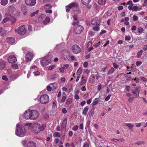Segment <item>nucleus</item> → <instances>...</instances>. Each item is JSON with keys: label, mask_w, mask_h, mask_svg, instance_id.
Masks as SVG:
<instances>
[{"label": "nucleus", "mask_w": 147, "mask_h": 147, "mask_svg": "<svg viewBox=\"0 0 147 147\" xmlns=\"http://www.w3.org/2000/svg\"><path fill=\"white\" fill-rule=\"evenodd\" d=\"M84 29V28L81 25L78 26L75 28L74 32L76 34H80Z\"/></svg>", "instance_id": "nucleus-7"}, {"label": "nucleus", "mask_w": 147, "mask_h": 147, "mask_svg": "<svg viewBox=\"0 0 147 147\" xmlns=\"http://www.w3.org/2000/svg\"><path fill=\"white\" fill-rule=\"evenodd\" d=\"M38 10H37L35 12H32L30 14V16L31 17H33L36 14L38 13Z\"/></svg>", "instance_id": "nucleus-35"}, {"label": "nucleus", "mask_w": 147, "mask_h": 147, "mask_svg": "<svg viewBox=\"0 0 147 147\" xmlns=\"http://www.w3.org/2000/svg\"><path fill=\"white\" fill-rule=\"evenodd\" d=\"M92 109H91V110L90 111V113H89V116H92L93 114L94 113V111L95 109V108L94 107H93L92 106Z\"/></svg>", "instance_id": "nucleus-32"}, {"label": "nucleus", "mask_w": 147, "mask_h": 147, "mask_svg": "<svg viewBox=\"0 0 147 147\" xmlns=\"http://www.w3.org/2000/svg\"><path fill=\"white\" fill-rule=\"evenodd\" d=\"M45 14H42L39 17V18L41 19V20H42V18L45 17Z\"/></svg>", "instance_id": "nucleus-61"}, {"label": "nucleus", "mask_w": 147, "mask_h": 147, "mask_svg": "<svg viewBox=\"0 0 147 147\" xmlns=\"http://www.w3.org/2000/svg\"><path fill=\"white\" fill-rule=\"evenodd\" d=\"M88 66V62H85L84 63V64H83V66L84 67H85V68H86V67Z\"/></svg>", "instance_id": "nucleus-59"}, {"label": "nucleus", "mask_w": 147, "mask_h": 147, "mask_svg": "<svg viewBox=\"0 0 147 147\" xmlns=\"http://www.w3.org/2000/svg\"><path fill=\"white\" fill-rule=\"evenodd\" d=\"M27 146V147H36V144L34 142H30L28 143Z\"/></svg>", "instance_id": "nucleus-16"}, {"label": "nucleus", "mask_w": 147, "mask_h": 147, "mask_svg": "<svg viewBox=\"0 0 147 147\" xmlns=\"http://www.w3.org/2000/svg\"><path fill=\"white\" fill-rule=\"evenodd\" d=\"M90 121L89 120H88L86 122V125H87V127H89V126L90 125Z\"/></svg>", "instance_id": "nucleus-62"}, {"label": "nucleus", "mask_w": 147, "mask_h": 147, "mask_svg": "<svg viewBox=\"0 0 147 147\" xmlns=\"http://www.w3.org/2000/svg\"><path fill=\"white\" fill-rule=\"evenodd\" d=\"M24 117L26 119H32L30 110H28L25 111L24 113Z\"/></svg>", "instance_id": "nucleus-10"}, {"label": "nucleus", "mask_w": 147, "mask_h": 147, "mask_svg": "<svg viewBox=\"0 0 147 147\" xmlns=\"http://www.w3.org/2000/svg\"><path fill=\"white\" fill-rule=\"evenodd\" d=\"M113 66L116 69H117L118 68L119 66L117 65L115 63H114L113 64Z\"/></svg>", "instance_id": "nucleus-47"}, {"label": "nucleus", "mask_w": 147, "mask_h": 147, "mask_svg": "<svg viewBox=\"0 0 147 147\" xmlns=\"http://www.w3.org/2000/svg\"><path fill=\"white\" fill-rule=\"evenodd\" d=\"M140 88H141V87L140 86H137L135 90L137 91L138 92V96H139V91L138 90Z\"/></svg>", "instance_id": "nucleus-38"}, {"label": "nucleus", "mask_w": 147, "mask_h": 147, "mask_svg": "<svg viewBox=\"0 0 147 147\" xmlns=\"http://www.w3.org/2000/svg\"><path fill=\"white\" fill-rule=\"evenodd\" d=\"M45 12L47 13H51L52 12V10H46Z\"/></svg>", "instance_id": "nucleus-60"}, {"label": "nucleus", "mask_w": 147, "mask_h": 147, "mask_svg": "<svg viewBox=\"0 0 147 147\" xmlns=\"http://www.w3.org/2000/svg\"><path fill=\"white\" fill-rule=\"evenodd\" d=\"M133 20L134 21H136L138 20V18L136 15H134L133 17Z\"/></svg>", "instance_id": "nucleus-54"}, {"label": "nucleus", "mask_w": 147, "mask_h": 147, "mask_svg": "<svg viewBox=\"0 0 147 147\" xmlns=\"http://www.w3.org/2000/svg\"><path fill=\"white\" fill-rule=\"evenodd\" d=\"M72 102V99L71 98L68 99L66 101V103L67 105H69Z\"/></svg>", "instance_id": "nucleus-36"}, {"label": "nucleus", "mask_w": 147, "mask_h": 147, "mask_svg": "<svg viewBox=\"0 0 147 147\" xmlns=\"http://www.w3.org/2000/svg\"><path fill=\"white\" fill-rule=\"evenodd\" d=\"M55 67V66L54 65L51 66L49 67V69L50 70H52L54 69V68Z\"/></svg>", "instance_id": "nucleus-56"}, {"label": "nucleus", "mask_w": 147, "mask_h": 147, "mask_svg": "<svg viewBox=\"0 0 147 147\" xmlns=\"http://www.w3.org/2000/svg\"><path fill=\"white\" fill-rule=\"evenodd\" d=\"M49 100V97L47 94H43L41 95L40 98V102L43 104L47 103Z\"/></svg>", "instance_id": "nucleus-5"}, {"label": "nucleus", "mask_w": 147, "mask_h": 147, "mask_svg": "<svg viewBox=\"0 0 147 147\" xmlns=\"http://www.w3.org/2000/svg\"><path fill=\"white\" fill-rule=\"evenodd\" d=\"M100 21L98 20V18L97 17L93 19L91 22V24L93 25L100 24Z\"/></svg>", "instance_id": "nucleus-15"}, {"label": "nucleus", "mask_w": 147, "mask_h": 147, "mask_svg": "<svg viewBox=\"0 0 147 147\" xmlns=\"http://www.w3.org/2000/svg\"><path fill=\"white\" fill-rule=\"evenodd\" d=\"M86 82V79L85 77H82V78L80 85L81 86L84 85Z\"/></svg>", "instance_id": "nucleus-19"}, {"label": "nucleus", "mask_w": 147, "mask_h": 147, "mask_svg": "<svg viewBox=\"0 0 147 147\" xmlns=\"http://www.w3.org/2000/svg\"><path fill=\"white\" fill-rule=\"evenodd\" d=\"M82 72V69L81 67L79 68L77 71V75H80Z\"/></svg>", "instance_id": "nucleus-33"}, {"label": "nucleus", "mask_w": 147, "mask_h": 147, "mask_svg": "<svg viewBox=\"0 0 147 147\" xmlns=\"http://www.w3.org/2000/svg\"><path fill=\"white\" fill-rule=\"evenodd\" d=\"M143 52V51L142 50H141L139 51L137 53L136 56L138 58H140L141 55H142V53Z\"/></svg>", "instance_id": "nucleus-24"}, {"label": "nucleus", "mask_w": 147, "mask_h": 147, "mask_svg": "<svg viewBox=\"0 0 147 147\" xmlns=\"http://www.w3.org/2000/svg\"><path fill=\"white\" fill-rule=\"evenodd\" d=\"M19 76V74H15L11 76L10 78L11 79L14 80L16 79Z\"/></svg>", "instance_id": "nucleus-21"}, {"label": "nucleus", "mask_w": 147, "mask_h": 147, "mask_svg": "<svg viewBox=\"0 0 147 147\" xmlns=\"http://www.w3.org/2000/svg\"><path fill=\"white\" fill-rule=\"evenodd\" d=\"M88 109V107L87 106L85 107L83 110L82 113L84 115H86L87 113V112Z\"/></svg>", "instance_id": "nucleus-28"}, {"label": "nucleus", "mask_w": 147, "mask_h": 147, "mask_svg": "<svg viewBox=\"0 0 147 147\" xmlns=\"http://www.w3.org/2000/svg\"><path fill=\"white\" fill-rule=\"evenodd\" d=\"M33 73L34 74V75L35 76L38 75L40 74V72L38 71H33Z\"/></svg>", "instance_id": "nucleus-48"}, {"label": "nucleus", "mask_w": 147, "mask_h": 147, "mask_svg": "<svg viewBox=\"0 0 147 147\" xmlns=\"http://www.w3.org/2000/svg\"><path fill=\"white\" fill-rule=\"evenodd\" d=\"M5 66V62L3 61L0 62V69H3Z\"/></svg>", "instance_id": "nucleus-18"}, {"label": "nucleus", "mask_w": 147, "mask_h": 147, "mask_svg": "<svg viewBox=\"0 0 147 147\" xmlns=\"http://www.w3.org/2000/svg\"><path fill=\"white\" fill-rule=\"evenodd\" d=\"M73 21H78V20L77 15L76 14L74 15L73 17Z\"/></svg>", "instance_id": "nucleus-42"}, {"label": "nucleus", "mask_w": 147, "mask_h": 147, "mask_svg": "<svg viewBox=\"0 0 147 147\" xmlns=\"http://www.w3.org/2000/svg\"><path fill=\"white\" fill-rule=\"evenodd\" d=\"M143 31V28L141 27H140L138 29V32L140 33H141Z\"/></svg>", "instance_id": "nucleus-39"}, {"label": "nucleus", "mask_w": 147, "mask_h": 147, "mask_svg": "<svg viewBox=\"0 0 147 147\" xmlns=\"http://www.w3.org/2000/svg\"><path fill=\"white\" fill-rule=\"evenodd\" d=\"M114 71H115L114 68L113 67H112L110 69L108 72L107 74H111L113 73Z\"/></svg>", "instance_id": "nucleus-34"}, {"label": "nucleus", "mask_w": 147, "mask_h": 147, "mask_svg": "<svg viewBox=\"0 0 147 147\" xmlns=\"http://www.w3.org/2000/svg\"><path fill=\"white\" fill-rule=\"evenodd\" d=\"M50 21V19L49 17H46L45 20L43 21L42 23L44 24H46L49 23Z\"/></svg>", "instance_id": "nucleus-22"}, {"label": "nucleus", "mask_w": 147, "mask_h": 147, "mask_svg": "<svg viewBox=\"0 0 147 147\" xmlns=\"http://www.w3.org/2000/svg\"><path fill=\"white\" fill-rule=\"evenodd\" d=\"M134 100V98L133 97H129L128 99V101L130 103H132Z\"/></svg>", "instance_id": "nucleus-43"}, {"label": "nucleus", "mask_w": 147, "mask_h": 147, "mask_svg": "<svg viewBox=\"0 0 147 147\" xmlns=\"http://www.w3.org/2000/svg\"><path fill=\"white\" fill-rule=\"evenodd\" d=\"M131 92L135 96L138 97V95L136 94L137 92H135V91L134 90H131Z\"/></svg>", "instance_id": "nucleus-53"}, {"label": "nucleus", "mask_w": 147, "mask_h": 147, "mask_svg": "<svg viewBox=\"0 0 147 147\" xmlns=\"http://www.w3.org/2000/svg\"><path fill=\"white\" fill-rule=\"evenodd\" d=\"M50 85L52 86L53 89V90H54L57 88L58 86L57 84L55 83L50 84Z\"/></svg>", "instance_id": "nucleus-26"}, {"label": "nucleus", "mask_w": 147, "mask_h": 147, "mask_svg": "<svg viewBox=\"0 0 147 147\" xmlns=\"http://www.w3.org/2000/svg\"><path fill=\"white\" fill-rule=\"evenodd\" d=\"M8 61L9 63H15L17 61V59L16 57L13 55L8 57Z\"/></svg>", "instance_id": "nucleus-12"}, {"label": "nucleus", "mask_w": 147, "mask_h": 147, "mask_svg": "<svg viewBox=\"0 0 147 147\" xmlns=\"http://www.w3.org/2000/svg\"><path fill=\"white\" fill-rule=\"evenodd\" d=\"M79 23V22L78 21H73L72 24L75 27H76L80 25L78 24Z\"/></svg>", "instance_id": "nucleus-30"}, {"label": "nucleus", "mask_w": 147, "mask_h": 147, "mask_svg": "<svg viewBox=\"0 0 147 147\" xmlns=\"http://www.w3.org/2000/svg\"><path fill=\"white\" fill-rule=\"evenodd\" d=\"M92 41H90L88 42V43L87 44V48L90 47L92 46Z\"/></svg>", "instance_id": "nucleus-40"}, {"label": "nucleus", "mask_w": 147, "mask_h": 147, "mask_svg": "<svg viewBox=\"0 0 147 147\" xmlns=\"http://www.w3.org/2000/svg\"><path fill=\"white\" fill-rule=\"evenodd\" d=\"M138 7L137 6H134L132 7L133 11H137L138 10H140V9H138Z\"/></svg>", "instance_id": "nucleus-37"}, {"label": "nucleus", "mask_w": 147, "mask_h": 147, "mask_svg": "<svg viewBox=\"0 0 147 147\" xmlns=\"http://www.w3.org/2000/svg\"><path fill=\"white\" fill-rule=\"evenodd\" d=\"M78 129V126L77 125H75L72 128V129L74 131H76Z\"/></svg>", "instance_id": "nucleus-51"}, {"label": "nucleus", "mask_w": 147, "mask_h": 147, "mask_svg": "<svg viewBox=\"0 0 147 147\" xmlns=\"http://www.w3.org/2000/svg\"><path fill=\"white\" fill-rule=\"evenodd\" d=\"M51 63L50 57L48 56L45 57L40 61L41 65L44 67L46 66Z\"/></svg>", "instance_id": "nucleus-3"}, {"label": "nucleus", "mask_w": 147, "mask_h": 147, "mask_svg": "<svg viewBox=\"0 0 147 147\" xmlns=\"http://www.w3.org/2000/svg\"><path fill=\"white\" fill-rule=\"evenodd\" d=\"M25 3L28 6L32 7L35 5L36 0H24Z\"/></svg>", "instance_id": "nucleus-9"}, {"label": "nucleus", "mask_w": 147, "mask_h": 147, "mask_svg": "<svg viewBox=\"0 0 147 147\" xmlns=\"http://www.w3.org/2000/svg\"><path fill=\"white\" fill-rule=\"evenodd\" d=\"M144 142L142 141H140L136 143V144H137L138 145H139L142 144H143L144 143Z\"/></svg>", "instance_id": "nucleus-50"}, {"label": "nucleus", "mask_w": 147, "mask_h": 147, "mask_svg": "<svg viewBox=\"0 0 147 147\" xmlns=\"http://www.w3.org/2000/svg\"><path fill=\"white\" fill-rule=\"evenodd\" d=\"M27 132L25 128L22 125L18 123L17 124V128L16 131V134L17 136H22Z\"/></svg>", "instance_id": "nucleus-2"}, {"label": "nucleus", "mask_w": 147, "mask_h": 147, "mask_svg": "<svg viewBox=\"0 0 147 147\" xmlns=\"http://www.w3.org/2000/svg\"><path fill=\"white\" fill-rule=\"evenodd\" d=\"M111 96V94H109V95H108L105 98V100L107 101L109 99Z\"/></svg>", "instance_id": "nucleus-52"}, {"label": "nucleus", "mask_w": 147, "mask_h": 147, "mask_svg": "<svg viewBox=\"0 0 147 147\" xmlns=\"http://www.w3.org/2000/svg\"><path fill=\"white\" fill-rule=\"evenodd\" d=\"M53 136L54 137H59L61 136V134L59 133L56 132L54 134Z\"/></svg>", "instance_id": "nucleus-31"}, {"label": "nucleus", "mask_w": 147, "mask_h": 147, "mask_svg": "<svg viewBox=\"0 0 147 147\" xmlns=\"http://www.w3.org/2000/svg\"><path fill=\"white\" fill-rule=\"evenodd\" d=\"M106 0H98V4L100 5H103L105 3Z\"/></svg>", "instance_id": "nucleus-27"}, {"label": "nucleus", "mask_w": 147, "mask_h": 147, "mask_svg": "<svg viewBox=\"0 0 147 147\" xmlns=\"http://www.w3.org/2000/svg\"><path fill=\"white\" fill-rule=\"evenodd\" d=\"M52 88V87L51 85H50V84L47 87V90L49 91H50L51 90Z\"/></svg>", "instance_id": "nucleus-45"}, {"label": "nucleus", "mask_w": 147, "mask_h": 147, "mask_svg": "<svg viewBox=\"0 0 147 147\" xmlns=\"http://www.w3.org/2000/svg\"><path fill=\"white\" fill-rule=\"evenodd\" d=\"M12 68L14 69H17L18 68V65L16 64H14L11 65Z\"/></svg>", "instance_id": "nucleus-44"}, {"label": "nucleus", "mask_w": 147, "mask_h": 147, "mask_svg": "<svg viewBox=\"0 0 147 147\" xmlns=\"http://www.w3.org/2000/svg\"><path fill=\"white\" fill-rule=\"evenodd\" d=\"M28 126V128L31 130L34 133L38 134L40 131H43L45 129L46 125L43 124L41 125L38 123H36L32 124L31 123H29L26 124Z\"/></svg>", "instance_id": "nucleus-1"}, {"label": "nucleus", "mask_w": 147, "mask_h": 147, "mask_svg": "<svg viewBox=\"0 0 147 147\" xmlns=\"http://www.w3.org/2000/svg\"><path fill=\"white\" fill-rule=\"evenodd\" d=\"M73 52L76 54H77L81 52V49L80 47L77 45H73L71 48Z\"/></svg>", "instance_id": "nucleus-8"}, {"label": "nucleus", "mask_w": 147, "mask_h": 147, "mask_svg": "<svg viewBox=\"0 0 147 147\" xmlns=\"http://www.w3.org/2000/svg\"><path fill=\"white\" fill-rule=\"evenodd\" d=\"M125 39L126 40H129L131 39V37L130 36H126Z\"/></svg>", "instance_id": "nucleus-46"}, {"label": "nucleus", "mask_w": 147, "mask_h": 147, "mask_svg": "<svg viewBox=\"0 0 147 147\" xmlns=\"http://www.w3.org/2000/svg\"><path fill=\"white\" fill-rule=\"evenodd\" d=\"M33 54L30 52H28L26 56V61L27 62H29L31 61L32 59Z\"/></svg>", "instance_id": "nucleus-13"}, {"label": "nucleus", "mask_w": 147, "mask_h": 147, "mask_svg": "<svg viewBox=\"0 0 147 147\" xmlns=\"http://www.w3.org/2000/svg\"><path fill=\"white\" fill-rule=\"evenodd\" d=\"M81 90L82 91H85L86 90V87L84 86H83L81 88Z\"/></svg>", "instance_id": "nucleus-64"}, {"label": "nucleus", "mask_w": 147, "mask_h": 147, "mask_svg": "<svg viewBox=\"0 0 147 147\" xmlns=\"http://www.w3.org/2000/svg\"><path fill=\"white\" fill-rule=\"evenodd\" d=\"M9 20V18H4L3 20L2 21V22L3 23H4L7 22Z\"/></svg>", "instance_id": "nucleus-41"}, {"label": "nucleus", "mask_w": 147, "mask_h": 147, "mask_svg": "<svg viewBox=\"0 0 147 147\" xmlns=\"http://www.w3.org/2000/svg\"><path fill=\"white\" fill-rule=\"evenodd\" d=\"M91 1V0H81V2L83 4L86 5H88L90 2Z\"/></svg>", "instance_id": "nucleus-20"}, {"label": "nucleus", "mask_w": 147, "mask_h": 147, "mask_svg": "<svg viewBox=\"0 0 147 147\" xmlns=\"http://www.w3.org/2000/svg\"><path fill=\"white\" fill-rule=\"evenodd\" d=\"M7 40L8 43L11 45L14 43L15 41V39L11 37L7 38Z\"/></svg>", "instance_id": "nucleus-17"}, {"label": "nucleus", "mask_w": 147, "mask_h": 147, "mask_svg": "<svg viewBox=\"0 0 147 147\" xmlns=\"http://www.w3.org/2000/svg\"><path fill=\"white\" fill-rule=\"evenodd\" d=\"M2 79L3 80L5 81H7L8 80V78H7V76L5 75L2 76Z\"/></svg>", "instance_id": "nucleus-49"}, {"label": "nucleus", "mask_w": 147, "mask_h": 147, "mask_svg": "<svg viewBox=\"0 0 147 147\" xmlns=\"http://www.w3.org/2000/svg\"><path fill=\"white\" fill-rule=\"evenodd\" d=\"M98 99V98H96L92 102L93 105L92 106V107L96 105L99 102V101Z\"/></svg>", "instance_id": "nucleus-29"}, {"label": "nucleus", "mask_w": 147, "mask_h": 147, "mask_svg": "<svg viewBox=\"0 0 147 147\" xmlns=\"http://www.w3.org/2000/svg\"><path fill=\"white\" fill-rule=\"evenodd\" d=\"M102 86L101 84L99 85L98 86L97 90L98 91L100 90L101 89Z\"/></svg>", "instance_id": "nucleus-57"}, {"label": "nucleus", "mask_w": 147, "mask_h": 147, "mask_svg": "<svg viewBox=\"0 0 147 147\" xmlns=\"http://www.w3.org/2000/svg\"><path fill=\"white\" fill-rule=\"evenodd\" d=\"M143 49L144 51L147 50V45H144V46L143 47Z\"/></svg>", "instance_id": "nucleus-63"}, {"label": "nucleus", "mask_w": 147, "mask_h": 147, "mask_svg": "<svg viewBox=\"0 0 147 147\" xmlns=\"http://www.w3.org/2000/svg\"><path fill=\"white\" fill-rule=\"evenodd\" d=\"M59 71L61 72H63L64 71V67H62L60 68L59 69Z\"/></svg>", "instance_id": "nucleus-58"}, {"label": "nucleus", "mask_w": 147, "mask_h": 147, "mask_svg": "<svg viewBox=\"0 0 147 147\" xmlns=\"http://www.w3.org/2000/svg\"><path fill=\"white\" fill-rule=\"evenodd\" d=\"M78 6V4L76 3H73L70 4L68 6L66 7V10L67 12L70 11V9L74 7H77Z\"/></svg>", "instance_id": "nucleus-11"}, {"label": "nucleus", "mask_w": 147, "mask_h": 147, "mask_svg": "<svg viewBox=\"0 0 147 147\" xmlns=\"http://www.w3.org/2000/svg\"><path fill=\"white\" fill-rule=\"evenodd\" d=\"M100 24H97L93 27V30L94 31H98L99 30Z\"/></svg>", "instance_id": "nucleus-25"}, {"label": "nucleus", "mask_w": 147, "mask_h": 147, "mask_svg": "<svg viewBox=\"0 0 147 147\" xmlns=\"http://www.w3.org/2000/svg\"><path fill=\"white\" fill-rule=\"evenodd\" d=\"M30 113L31 116V119L35 120L37 119L39 116V113L38 112L35 110H30Z\"/></svg>", "instance_id": "nucleus-6"}, {"label": "nucleus", "mask_w": 147, "mask_h": 147, "mask_svg": "<svg viewBox=\"0 0 147 147\" xmlns=\"http://www.w3.org/2000/svg\"><path fill=\"white\" fill-rule=\"evenodd\" d=\"M8 3V0H1V4L2 5L5 6Z\"/></svg>", "instance_id": "nucleus-23"}, {"label": "nucleus", "mask_w": 147, "mask_h": 147, "mask_svg": "<svg viewBox=\"0 0 147 147\" xmlns=\"http://www.w3.org/2000/svg\"><path fill=\"white\" fill-rule=\"evenodd\" d=\"M16 32L18 33V34L20 35H24L26 32V30L24 26H22L18 28L17 29H16L15 30Z\"/></svg>", "instance_id": "nucleus-4"}, {"label": "nucleus", "mask_w": 147, "mask_h": 147, "mask_svg": "<svg viewBox=\"0 0 147 147\" xmlns=\"http://www.w3.org/2000/svg\"><path fill=\"white\" fill-rule=\"evenodd\" d=\"M8 11L9 12V16H11L13 12L16 11V9L15 7L13 6H11L9 7L8 8Z\"/></svg>", "instance_id": "nucleus-14"}, {"label": "nucleus", "mask_w": 147, "mask_h": 147, "mask_svg": "<svg viewBox=\"0 0 147 147\" xmlns=\"http://www.w3.org/2000/svg\"><path fill=\"white\" fill-rule=\"evenodd\" d=\"M142 62L141 61H137L136 63V65L137 66H139L141 64Z\"/></svg>", "instance_id": "nucleus-55"}]
</instances>
